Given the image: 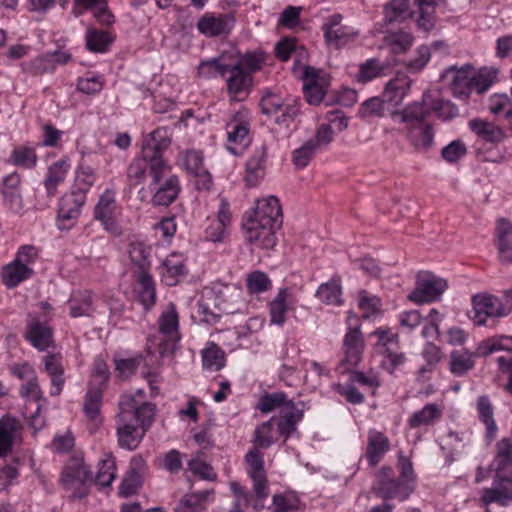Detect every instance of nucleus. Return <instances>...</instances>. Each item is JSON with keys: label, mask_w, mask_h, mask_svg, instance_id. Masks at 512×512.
<instances>
[{"label": "nucleus", "mask_w": 512, "mask_h": 512, "mask_svg": "<svg viewBox=\"0 0 512 512\" xmlns=\"http://www.w3.org/2000/svg\"><path fill=\"white\" fill-rule=\"evenodd\" d=\"M32 272V269L26 264H20L14 260L2 270L3 282L8 288L16 287L23 280L29 278Z\"/></svg>", "instance_id": "nucleus-43"}, {"label": "nucleus", "mask_w": 512, "mask_h": 512, "mask_svg": "<svg viewBox=\"0 0 512 512\" xmlns=\"http://www.w3.org/2000/svg\"><path fill=\"white\" fill-rule=\"evenodd\" d=\"M473 312L472 319L478 325L486 323L488 317H501L509 314L506 308L497 297L488 294H478L472 298Z\"/></svg>", "instance_id": "nucleus-14"}, {"label": "nucleus", "mask_w": 512, "mask_h": 512, "mask_svg": "<svg viewBox=\"0 0 512 512\" xmlns=\"http://www.w3.org/2000/svg\"><path fill=\"white\" fill-rule=\"evenodd\" d=\"M203 367L213 371H218L225 365L224 352L214 343H210L202 351Z\"/></svg>", "instance_id": "nucleus-54"}, {"label": "nucleus", "mask_w": 512, "mask_h": 512, "mask_svg": "<svg viewBox=\"0 0 512 512\" xmlns=\"http://www.w3.org/2000/svg\"><path fill=\"white\" fill-rule=\"evenodd\" d=\"M102 389L100 387L90 388L86 395L83 411L89 421L95 426L101 423L100 409L102 405Z\"/></svg>", "instance_id": "nucleus-39"}, {"label": "nucleus", "mask_w": 512, "mask_h": 512, "mask_svg": "<svg viewBox=\"0 0 512 512\" xmlns=\"http://www.w3.org/2000/svg\"><path fill=\"white\" fill-rule=\"evenodd\" d=\"M154 412V404L143 403L138 406L133 396L122 395L117 416L118 445L123 449L135 450L151 425Z\"/></svg>", "instance_id": "nucleus-2"}, {"label": "nucleus", "mask_w": 512, "mask_h": 512, "mask_svg": "<svg viewBox=\"0 0 512 512\" xmlns=\"http://www.w3.org/2000/svg\"><path fill=\"white\" fill-rule=\"evenodd\" d=\"M487 108L494 115L504 112L507 118V110L512 108V97L506 94H494L489 98Z\"/></svg>", "instance_id": "nucleus-64"}, {"label": "nucleus", "mask_w": 512, "mask_h": 512, "mask_svg": "<svg viewBox=\"0 0 512 512\" xmlns=\"http://www.w3.org/2000/svg\"><path fill=\"white\" fill-rule=\"evenodd\" d=\"M423 96H428L426 107L429 109V115L432 111L444 119H450L458 115V108L450 101L432 98L429 94H424Z\"/></svg>", "instance_id": "nucleus-56"}, {"label": "nucleus", "mask_w": 512, "mask_h": 512, "mask_svg": "<svg viewBox=\"0 0 512 512\" xmlns=\"http://www.w3.org/2000/svg\"><path fill=\"white\" fill-rule=\"evenodd\" d=\"M179 162L188 173L198 178V188H210L211 176L203 166V155L200 151L188 150L181 152Z\"/></svg>", "instance_id": "nucleus-15"}, {"label": "nucleus", "mask_w": 512, "mask_h": 512, "mask_svg": "<svg viewBox=\"0 0 512 512\" xmlns=\"http://www.w3.org/2000/svg\"><path fill=\"white\" fill-rule=\"evenodd\" d=\"M213 490L192 492L183 497L175 512H201L213 500Z\"/></svg>", "instance_id": "nucleus-36"}, {"label": "nucleus", "mask_w": 512, "mask_h": 512, "mask_svg": "<svg viewBox=\"0 0 512 512\" xmlns=\"http://www.w3.org/2000/svg\"><path fill=\"white\" fill-rule=\"evenodd\" d=\"M209 65H214L219 75L225 79L227 93L231 100L243 101L248 96L252 76L240 64H218L212 61Z\"/></svg>", "instance_id": "nucleus-4"}, {"label": "nucleus", "mask_w": 512, "mask_h": 512, "mask_svg": "<svg viewBox=\"0 0 512 512\" xmlns=\"http://www.w3.org/2000/svg\"><path fill=\"white\" fill-rule=\"evenodd\" d=\"M231 224V212L229 203L221 199L217 218L206 229V238L212 242H221L228 235V228Z\"/></svg>", "instance_id": "nucleus-24"}, {"label": "nucleus", "mask_w": 512, "mask_h": 512, "mask_svg": "<svg viewBox=\"0 0 512 512\" xmlns=\"http://www.w3.org/2000/svg\"><path fill=\"white\" fill-rule=\"evenodd\" d=\"M378 497L384 500L404 501L413 493L414 485L400 479L380 480L374 488Z\"/></svg>", "instance_id": "nucleus-18"}, {"label": "nucleus", "mask_w": 512, "mask_h": 512, "mask_svg": "<svg viewBox=\"0 0 512 512\" xmlns=\"http://www.w3.org/2000/svg\"><path fill=\"white\" fill-rule=\"evenodd\" d=\"M316 297L326 305L342 304V286L338 277H333L330 281L322 283L317 291Z\"/></svg>", "instance_id": "nucleus-41"}, {"label": "nucleus", "mask_w": 512, "mask_h": 512, "mask_svg": "<svg viewBox=\"0 0 512 512\" xmlns=\"http://www.w3.org/2000/svg\"><path fill=\"white\" fill-rule=\"evenodd\" d=\"M26 338L37 349L45 350L52 342V330L46 324L31 318L27 324Z\"/></svg>", "instance_id": "nucleus-32"}, {"label": "nucleus", "mask_w": 512, "mask_h": 512, "mask_svg": "<svg viewBox=\"0 0 512 512\" xmlns=\"http://www.w3.org/2000/svg\"><path fill=\"white\" fill-rule=\"evenodd\" d=\"M398 348L387 347L385 350H381L384 359L382 360V366L389 373H393L394 370L405 362V355L397 351Z\"/></svg>", "instance_id": "nucleus-63"}, {"label": "nucleus", "mask_w": 512, "mask_h": 512, "mask_svg": "<svg viewBox=\"0 0 512 512\" xmlns=\"http://www.w3.org/2000/svg\"><path fill=\"white\" fill-rule=\"evenodd\" d=\"M129 258L131 262L137 267L136 271H147L150 263L148 261L149 250L143 243L137 242L130 244Z\"/></svg>", "instance_id": "nucleus-60"}, {"label": "nucleus", "mask_w": 512, "mask_h": 512, "mask_svg": "<svg viewBox=\"0 0 512 512\" xmlns=\"http://www.w3.org/2000/svg\"><path fill=\"white\" fill-rule=\"evenodd\" d=\"M60 481L65 489L73 491L74 497L82 498L87 494L85 484L92 481V474L84 463L73 461L65 466Z\"/></svg>", "instance_id": "nucleus-11"}, {"label": "nucleus", "mask_w": 512, "mask_h": 512, "mask_svg": "<svg viewBox=\"0 0 512 512\" xmlns=\"http://www.w3.org/2000/svg\"><path fill=\"white\" fill-rule=\"evenodd\" d=\"M445 77L450 79L453 93L458 96H468L476 85L473 71L469 67L451 69Z\"/></svg>", "instance_id": "nucleus-30"}, {"label": "nucleus", "mask_w": 512, "mask_h": 512, "mask_svg": "<svg viewBox=\"0 0 512 512\" xmlns=\"http://www.w3.org/2000/svg\"><path fill=\"white\" fill-rule=\"evenodd\" d=\"M165 273L163 274L164 281L167 285L173 286L178 282V277L184 276L187 273V268L184 260L177 255H170L164 262Z\"/></svg>", "instance_id": "nucleus-48"}, {"label": "nucleus", "mask_w": 512, "mask_h": 512, "mask_svg": "<svg viewBox=\"0 0 512 512\" xmlns=\"http://www.w3.org/2000/svg\"><path fill=\"white\" fill-rule=\"evenodd\" d=\"M21 428L20 422L11 416L0 420V457L5 456L12 448V443Z\"/></svg>", "instance_id": "nucleus-37"}, {"label": "nucleus", "mask_w": 512, "mask_h": 512, "mask_svg": "<svg viewBox=\"0 0 512 512\" xmlns=\"http://www.w3.org/2000/svg\"><path fill=\"white\" fill-rule=\"evenodd\" d=\"M134 273L138 285L139 300L148 309L155 303L154 281L148 271H135Z\"/></svg>", "instance_id": "nucleus-40"}, {"label": "nucleus", "mask_w": 512, "mask_h": 512, "mask_svg": "<svg viewBox=\"0 0 512 512\" xmlns=\"http://www.w3.org/2000/svg\"><path fill=\"white\" fill-rule=\"evenodd\" d=\"M499 488H488L483 491L482 501L485 504L497 502L502 506L512 500V485L507 482L498 481Z\"/></svg>", "instance_id": "nucleus-50"}, {"label": "nucleus", "mask_w": 512, "mask_h": 512, "mask_svg": "<svg viewBox=\"0 0 512 512\" xmlns=\"http://www.w3.org/2000/svg\"><path fill=\"white\" fill-rule=\"evenodd\" d=\"M468 126L471 131L486 142L499 143L505 137L502 128L484 119H472L469 121Z\"/></svg>", "instance_id": "nucleus-34"}, {"label": "nucleus", "mask_w": 512, "mask_h": 512, "mask_svg": "<svg viewBox=\"0 0 512 512\" xmlns=\"http://www.w3.org/2000/svg\"><path fill=\"white\" fill-rule=\"evenodd\" d=\"M71 168L67 159H60L51 164L43 181L48 197H54L57 193V188L62 184Z\"/></svg>", "instance_id": "nucleus-29"}, {"label": "nucleus", "mask_w": 512, "mask_h": 512, "mask_svg": "<svg viewBox=\"0 0 512 512\" xmlns=\"http://www.w3.org/2000/svg\"><path fill=\"white\" fill-rule=\"evenodd\" d=\"M411 79L403 74L399 73L394 78L390 79L383 90V98L394 106L402 104L410 91Z\"/></svg>", "instance_id": "nucleus-25"}, {"label": "nucleus", "mask_w": 512, "mask_h": 512, "mask_svg": "<svg viewBox=\"0 0 512 512\" xmlns=\"http://www.w3.org/2000/svg\"><path fill=\"white\" fill-rule=\"evenodd\" d=\"M267 150L261 146L248 159L244 180L249 187H254L263 179L266 170Z\"/></svg>", "instance_id": "nucleus-26"}, {"label": "nucleus", "mask_w": 512, "mask_h": 512, "mask_svg": "<svg viewBox=\"0 0 512 512\" xmlns=\"http://www.w3.org/2000/svg\"><path fill=\"white\" fill-rule=\"evenodd\" d=\"M474 357L475 355L468 351H453L450 356L451 372L458 376L465 374L474 367Z\"/></svg>", "instance_id": "nucleus-55"}, {"label": "nucleus", "mask_w": 512, "mask_h": 512, "mask_svg": "<svg viewBox=\"0 0 512 512\" xmlns=\"http://www.w3.org/2000/svg\"><path fill=\"white\" fill-rule=\"evenodd\" d=\"M495 351H508L512 353V337H493L483 341L478 347V353L483 356H488Z\"/></svg>", "instance_id": "nucleus-57"}, {"label": "nucleus", "mask_w": 512, "mask_h": 512, "mask_svg": "<svg viewBox=\"0 0 512 512\" xmlns=\"http://www.w3.org/2000/svg\"><path fill=\"white\" fill-rule=\"evenodd\" d=\"M495 245L500 261L512 263V223L506 218H499L495 227Z\"/></svg>", "instance_id": "nucleus-20"}, {"label": "nucleus", "mask_w": 512, "mask_h": 512, "mask_svg": "<svg viewBox=\"0 0 512 512\" xmlns=\"http://www.w3.org/2000/svg\"><path fill=\"white\" fill-rule=\"evenodd\" d=\"M68 304L70 315L74 318L90 316L93 313L92 294L89 291L74 293Z\"/></svg>", "instance_id": "nucleus-44"}, {"label": "nucleus", "mask_w": 512, "mask_h": 512, "mask_svg": "<svg viewBox=\"0 0 512 512\" xmlns=\"http://www.w3.org/2000/svg\"><path fill=\"white\" fill-rule=\"evenodd\" d=\"M280 227L275 226L273 223L266 224L252 218H247L243 224L247 241L261 249H272L276 246V231Z\"/></svg>", "instance_id": "nucleus-8"}, {"label": "nucleus", "mask_w": 512, "mask_h": 512, "mask_svg": "<svg viewBox=\"0 0 512 512\" xmlns=\"http://www.w3.org/2000/svg\"><path fill=\"white\" fill-rule=\"evenodd\" d=\"M85 200L84 190L72 191L61 197L57 217L59 229L69 230L75 225Z\"/></svg>", "instance_id": "nucleus-9"}, {"label": "nucleus", "mask_w": 512, "mask_h": 512, "mask_svg": "<svg viewBox=\"0 0 512 512\" xmlns=\"http://www.w3.org/2000/svg\"><path fill=\"white\" fill-rule=\"evenodd\" d=\"M171 144V134L165 127L155 129L145 138L141 157L134 159L127 168V177L131 186L143 182L148 171L152 184H159L169 174L171 166L163 158V153Z\"/></svg>", "instance_id": "nucleus-1"}, {"label": "nucleus", "mask_w": 512, "mask_h": 512, "mask_svg": "<svg viewBox=\"0 0 512 512\" xmlns=\"http://www.w3.org/2000/svg\"><path fill=\"white\" fill-rule=\"evenodd\" d=\"M446 288L447 282L444 279L423 271L417 274L416 287L408 298L416 303L432 302L438 299Z\"/></svg>", "instance_id": "nucleus-7"}, {"label": "nucleus", "mask_w": 512, "mask_h": 512, "mask_svg": "<svg viewBox=\"0 0 512 512\" xmlns=\"http://www.w3.org/2000/svg\"><path fill=\"white\" fill-rule=\"evenodd\" d=\"M477 412L480 421L486 427L487 437L491 440L496 436L497 425L493 417V407L489 398L485 395L477 399Z\"/></svg>", "instance_id": "nucleus-45"}, {"label": "nucleus", "mask_w": 512, "mask_h": 512, "mask_svg": "<svg viewBox=\"0 0 512 512\" xmlns=\"http://www.w3.org/2000/svg\"><path fill=\"white\" fill-rule=\"evenodd\" d=\"M442 407L436 403H429L422 409L415 411L408 419L412 429L435 425L442 417Z\"/></svg>", "instance_id": "nucleus-31"}, {"label": "nucleus", "mask_w": 512, "mask_h": 512, "mask_svg": "<svg viewBox=\"0 0 512 512\" xmlns=\"http://www.w3.org/2000/svg\"><path fill=\"white\" fill-rule=\"evenodd\" d=\"M409 9L408 0H391L384 8V19L387 23L403 20Z\"/></svg>", "instance_id": "nucleus-59"}, {"label": "nucleus", "mask_w": 512, "mask_h": 512, "mask_svg": "<svg viewBox=\"0 0 512 512\" xmlns=\"http://www.w3.org/2000/svg\"><path fill=\"white\" fill-rule=\"evenodd\" d=\"M114 35L105 30L89 28L86 33V46L89 51L104 53L113 43Z\"/></svg>", "instance_id": "nucleus-42"}, {"label": "nucleus", "mask_w": 512, "mask_h": 512, "mask_svg": "<svg viewBox=\"0 0 512 512\" xmlns=\"http://www.w3.org/2000/svg\"><path fill=\"white\" fill-rule=\"evenodd\" d=\"M389 449L390 442L383 433L374 430L369 431L366 458L371 466L377 465Z\"/></svg>", "instance_id": "nucleus-33"}, {"label": "nucleus", "mask_w": 512, "mask_h": 512, "mask_svg": "<svg viewBox=\"0 0 512 512\" xmlns=\"http://www.w3.org/2000/svg\"><path fill=\"white\" fill-rule=\"evenodd\" d=\"M302 417V410L296 408L292 401H288L280 411L277 423L279 433L285 438L289 437L296 430V425Z\"/></svg>", "instance_id": "nucleus-35"}, {"label": "nucleus", "mask_w": 512, "mask_h": 512, "mask_svg": "<svg viewBox=\"0 0 512 512\" xmlns=\"http://www.w3.org/2000/svg\"><path fill=\"white\" fill-rule=\"evenodd\" d=\"M294 303L289 289H280L275 298L270 302L271 322L281 325L285 322V314L290 305Z\"/></svg>", "instance_id": "nucleus-38"}, {"label": "nucleus", "mask_w": 512, "mask_h": 512, "mask_svg": "<svg viewBox=\"0 0 512 512\" xmlns=\"http://www.w3.org/2000/svg\"><path fill=\"white\" fill-rule=\"evenodd\" d=\"M45 371L51 380V396H58L64 387V367L62 357L59 354L48 353L43 357Z\"/></svg>", "instance_id": "nucleus-27"}, {"label": "nucleus", "mask_w": 512, "mask_h": 512, "mask_svg": "<svg viewBox=\"0 0 512 512\" xmlns=\"http://www.w3.org/2000/svg\"><path fill=\"white\" fill-rule=\"evenodd\" d=\"M149 187L155 190L152 203L157 206L170 205L175 201L180 191L178 176L172 174V169L159 184H152L151 182Z\"/></svg>", "instance_id": "nucleus-17"}, {"label": "nucleus", "mask_w": 512, "mask_h": 512, "mask_svg": "<svg viewBox=\"0 0 512 512\" xmlns=\"http://www.w3.org/2000/svg\"><path fill=\"white\" fill-rule=\"evenodd\" d=\"M497 481L507 482L512 473V443L503 438L496 444V456L492 462Z\"/></svg>", "instance_id": "nucleus-19"}, {"label": "nucleus", "mask_w": 512, "mask_h": 512, "mask_svg": "<svg viewBox=\"0 0 512 512\" xmlns=\"http://www.w3.org/2000/svg\"><path fill=\"white\" fill-rule=\"evenodd\" d=\"M317 152L314 144L308 140L299 148L294 150L292 161L298 169L306 167Z\"/></svg>", "instance_id": "nucleus-61"}, {"label": "nucleus", "mask_w": 512, "mask_h": 512, "mask_svg": "<svg viewBox=\"0 0 512 512\" xmlns=\"http://www.w3.org/2000/svg\"><path fill=\"white\" fill-rule=\"evenodd\" d=\"M159 333L163 339L159 343L161 354L173 353L180 340L179 315L173 303H169L158 318Z\"/></svg>", "instance_id": "nucleus-5"}, {"label": "nucleus", "mask_w": 512, "mask_h": 512, "mask_svg": "<svg viewBox=\"0 0 512 512\" xmlns=\"http://www.w3.org/2000/svg\"><path fill=\"white\" fill-rule=\"evenodd\" d=\"M328 86L329 79L325 73L311 66L305 67L303 74V89L306 100L309 104H320L326 94Z\"/></svg>", "instance_id": "nucleus-13"}, {"label": "nucleus", "mask_w": 512, "mask_h": 512, "mask_svg": "<svg viewBox=\"0 0 512 512\" xmlns=\"http://www.w3.org/2000/svg\"><path fill=\"white\" fill-rule=\"evenodd\" d=\"M384 69V64L380 63L376 58H371L359 65V70L355 78L358 82L367 83L384 75Z\"/></svg>", "instance_id": "nucleus-52"}, {"label": "nucleus", "mask_w": 512, "mask_h": 512, "mask_svg": "<svg viewBox=\"0 0 512 512\" xmlns=\"http://www.w3.org/2000/svg\"><path fill=\"white\" fill-rule=\"evenodd\" d=\"M246 471L253 482V490L259 499L269 495L268 480L264 469L263 454L257 447L248 451L245 456Z\"/></svg>", "instance_id": "nucleus-10"}, {"label": "nucleus", "mask_w": 512, "mask_h": 512, "mask_svg": "<svg viewBox=\"0 0 512 512\" xmlns=\"http://www.w3.org/2000/svg\"><path fill=\"white\" fill-rule=\"evenodd\" d=\"M249 122L247 120V112L245 110L237 112L233 118L227 123V139L228 150L237 154L238 151L233 144H243L249 133Z\"/></svg>", "instance_id": "nucleus-21"}, {"label": "nucleus", "mask_w": 512, "mask_h": 512, "mask_svg": "<svg viewBox=\"0 0 512 512\" xmlns=\"http://www.w3.org/2000/svg\"><path fill=\"white\" fill-rule=\"evenodd\" d=\"M20 184L21 176L17 172L7 175L3 180L2 194L12 207L21 205Z\"/></svg>", "instance_id": "nucleus-47"}, {"label": "nucleus", "mask_w": 512, "mask_h": 512, "mask_svg": "<svg viewBox=\"0 0 512 512\" xmlns=\"http://www.w3.org/2000/svg\"><path fill=\"white\" fill-rule=\"evenodd\" d=\"M117 210V203L115 191L106 189L100 196V199L95 207L94 215L97 220L107 219L115 215Z\"/></svg>", "instance_id": "nucleus-51"}, {"label": "nucleus", "mask_w": 512, "mask_h": 512, "mask_svg": "<svg viewBox=\"0 0 512 512\" xmlns=\"http://www.w3.org/2000/svg\"><path fill=\"white\" fill-rule=\"evenodd\" d=\"M364 349L362 333L358 327L350 328L344 337L343 351L345 357L341 362V366H345V370H349L360 362Z\"/></svg>", "instance_id": "nucleus-16"}, {"label": "nucleus", "mask_w": 512, "mask_h": 512, "mask_svg": "<svg viewBox=\"0 0 512 512\" xmlns=\"http://www.w3.org/2000/svg\"><path fill=\"white\" fill-rule=\"evenodd\" d=\"M342 19V15L333 14L322 26L326 42L336 48L354 41L359 35V32L353 27L343 25Z\"/></svg>", "instance_id": "nucleus-12"}, {"label": "nucleus", "mask_w": 512, "mask_h": 512, "mask_svg": "<svg viewBox=\"0 0 512 512\" xmlns=\"http://www.w3.org/2000/svg\"><path fill=\"white\" fill-rule=\"evenodd\" d=\"M427 100L428 96H423L421 101H414L402 109L390 112L394 122L405 125L403 132L407 142L420 153L430 151L435 144V127L428 121Z\"/></svg>", "instance_id": "nucleus-3"}, {"label": "nucleus", "mask_w": 512, "mask_h": 512, "mask_svg": "<svg viewBox=\"0 0 512 512\" xmlns=\"http://www.w3.org/2000/svg\"><path fill=\"white\" fill-rule=\"evenodd\" d=\"M37 161L35 149L24 145L14 148L9 157V163L24 169H33Z\"/></svg>", "instance_id": "nucleus-46"}, {"label": "nucleus", "mask_w": 512, "mask_h": 512, "mask_svg": "<svg viewBox=\"0 0 512 512\" xmlns=\"http://www.w3.org/2000/svg\"><path fill=\"white\" fill-rule=\"evenodd\" d=\"M441 0H416L419 7L420 16L418 24L425 31H429L434 26V8Z\"/></svg>", "instance_id": "nucleus-58"}, {"label": "nucleus", "mask_w": 512, "mask_h": 512, "mask_svg": "<svg viewBox=\"0 0 512 512\" xmlns=\"http://www.w3.org/2000/svg\"><path fill=\"white\" fill-rule=\"evenodd\" d=\"M116 463L112 454H106L99 462V469L95 476V483L102 487L109 486L115 479Z\"/></svg>", "instance_id": "nucleus-53"}, {"label": "nucleus", "mask_w": 512, "mask_h": 512, "mask_svg": "<svg viewBox=\"0 0 512 512\" xmlns=\"http://www.w3.org/2000/svg\"><path fill=\"white\" fill-rule=\"evenodd\" d=\"M234 23L229 15L212 16L205 15L197 23L198 30L206 36L215 37L227 34Z\"/></svg>", "instance_id": "nucleus-28"}, {"label": "nucleus", "mask_w": 512, "mask_h": 512, "mask_svg": "<svg viewBox=\"0 0 512 512\" xmlns=\"http://www.w3.org/2000/svg\"><path fill=\"white\" fill-rule=\"evenodd\" d=\"M247 289L251 294H258L267 291L271 287L268 276L261 271H254L247 276Z\"/></svg>", "instance_id": "nucleus-62"}, {"label": "nucleus", "mask_w": 512, "mask_h": 512, "mask_svg": "<svg viewBox=\"0 0 512 512\" xmlns=\"http://www.w3.org/2000/svg\"><path fill=\"white\" fill-rule=\"evenodd\" d=\"M248 218L257 219L266 224L282 225V209L279 200L274 196L257 201L256 208Z\"/></svg>", "instance_id": "nucleus-22"}, {"label": "nucleus", "mask_w": 512, "mask_h": 512, "mask_svg": "<svg viewBox=\"0 0 512 512\" xmlns=\"http://www.w3.org/2000/svg\"><path fill=\"white\" fill-rule=\"evenodd\" d=\"M385 103L387 101L384 98L371 97L360 105L358 116L364 120L382 118L386 115Z\"/></svg>", "instance_id": "nucleus-49"}, {"label": "nucleus", "mask_w": 512, "mask_h": 512, "mask_svg": "<svg viewBox=\"0 0 512 512\" xmlns=\"http://www.w3.org/2000/svg\"><path fill=\"white\" fill-rule=\"evenodd\" d=\"M89 9H93L94 17L101 25L110 26L114 23L115 18L108 8L107 0H75L72 12L80 16Z\"/></svg>", "instance_id": "nucleus-23"}, {"label": "nucleus", "mask_w": 512, "mask_h": 512, "mask_svg": "<svg viewBox=\"0 0 512 512\" xmlns=\"http://www.w3.org/2000/svg\"><path fill=\"white\" fill-rule=\"evenodd\" d=\"M260 107L264 114L273 115L281 113L276 118L279 125L288 127L298 116L299 106L296 100L285 102L279 95L265 91L260 100Z\"/></svg>", "instance_id": "nucleus-6"}]
</instances>
